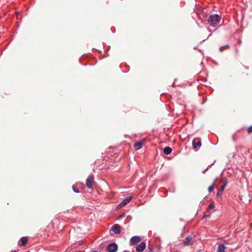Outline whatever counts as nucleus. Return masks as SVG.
I'll return each instance as SVG.
<instances>
[{"label": "nucleus", "instance_id": "obj_1", "mask_svg": "<svg viewBox=\"0 0 252 252\" xmlns=\"http://www.w3.org/2000/svg\"><path fill=\"white\" fill-rule=\"evenodd\" d=\"M221 17L217 14L210 16L208 23L211 27H216L220 22Z\"/></svg>", "mask_w": 252, "mask_h": 252}, {"label": "nucleus", "instance_id": "obj_2", "mask_svg": "<svg viewBox=\"0 0 252 252\" xmlns=\"http://www.w3.org/2000/svg\"><path fill=\"white\" fill-rule=\"evenodd\" d=\"M94 183V176L93 174H91L88 176L86 180V186L89 189H92Z\"/></svg>", "mask_w": 252, "mask_h": 252}, {"label": "nucleus", "instance_id": "obj_3", "mask_svg": "<svg viewBox=\"0 0 252 252\" xmlns=\"http://www.w3.org/2000/svg\"><path fill=\"white\" fill-rule=\"evenodd\" d=\"M107 251L108 252H117L118 251V245L115 243H111L108 245Z\"/></svg>", "mask_w": 252, "mask_h": 252}, {"label": "nucleus", "instance_id": "obj_4", "mask_svg": "<svg viewBox=\"0 0 252 252\" xmlns=\"http://www.w3.org/2000/svg\"><path fill=\"white\" fill-rule=\"evenodd\" d=\"M192 144L194 149L200 147L201 146V139L198 137L194 138L192 140Z\"/></svg>", "mask_w": 252, "mask_h": 252}, {"label": "nucleus", "instance_id": "obj_5", "mask_svg": "<svg viewBox=\"0 0 252 252\" xmlns=\"http://www.w3.org/2000/svg\"><path fill=\"white\" fill-rule=\"evenodd\" d=\"M132 196H128L126 198H125L121 203L119 205L118 207L119 208H122L125 206L131 200Z\"/></svg>", "mask_w": 252, "mask_h": 252}, {"label": "nucleus", "instance_id": "obj_6", "mask_svg": "<svg viewBox=\"0 0 252 252\" xmlns=\"http://www.w3.org/2000/svg\"><path fill=\"white\" fill-rule=\"evenodd\" d=\"M141 241V238L139 236H133L132 237L131 239H130V243L133 245H137L138 243H139Z\"/></svg>", "mask_w": 252, "mask_h": 252}, {"label": "nucleus", "instance_id": "obj_7", "mask_svg": "<svg viewBox=\"0 0 252 252\" xmlns=\"http://www.w3.org/2000/svg\"><path fill=\"white\" fill-rule=\"evenodd\" d=\"M146 248V244L145 242H142L138 245L136 248L137 252H142Z\"/></svg>", "mask_w": 252, "mask_h": 252}, {"label": "nucleus", "instance_id": "obj_8", "mask_svg": "<svg viewBox=\"0 0 252 252\" xmlns=\"http://www.w3.org/2000/svg\"><path fill=\"white\" fill-rule=\"evenodd\" d=\"M192 238L191 236L187 237L183 242L184 246H189L192 244Z\"/></svg>", "mask_w": 252, "mask_h": 252}, {"label": "nucleus", "instance_id": "obj_9", "mask_svg": "<svg viewBox=\"0 0 252 252\" xmlns=\"http://www.w3.org/2000/svg\"><path fill=\"white\" fill-rule=\"evenodd\" d=\"M27 238L26 237H23L20 239L18 242V245L19 246H25L27 244Z\"/></svg>", "mask_w": 252, "mask_h": 252}, {"label": "nucleus", "instance_id": "obj_10", "mask_svg": "<svg viewBox=\"0 0 252 252\" xmlns=\"http://www.w3.org/2000/svg\"><path fill=\"white\" fill-rule=\"evenodd\" d=\"M112 229L116 234H120L121 233V227L119 224H114Z\"/></svg>", "mask_w": 252, "mask_h": 252}, {"label": "nucleus", "instance_id": "obj_11", "mask_svg": "<svg viewBox=\"0 0 252 252\" xmlns=\"http://www.w3.org/2000/svg\"><path fill=\"white\" fill-rule=\"evenodd\" d=\"M144 143V141H139L135 143L134 145V147L135 150H138L141 149Z\"/></svg>", "mask_w": 252, "mask_h": 252}, {"label": "nucleus", "instance_id": "obj_12", "mask_svg": "<svg viewBox=\"0 0 252 252\" xmlns=\"http://www.w3.org/2000/svg\"><path fill=\"white\" fill-rule=\"evenodd\" d=\"M226 185V182L224 183L221 186L220 188L219 189V191L217 192V196H220V195H221V194L222 193L223 191L224 190V189H225V187Z\"/></svg>", "mask_w": 252, "mask_h": 252}, {"label": "nucleus", "instance_id": "obj_13", "mask_svg": "<svg viewBox=\"0 0 252 252\" xmlns=\"http://www.w3.org/2000/svg\"><path fill=\"white\" fill-rule=\"evenodd\" d=\"M226 247L223 244L219 245L217 252H225Z\"/></svg>", "mask_w": 252, "mask_h": 252}, {"label": "nucleus", "instance_id": "obj_14", "mask_svg": "<svg viewBox=\"0 0 252 252\" xmlns=\"http://www.w3.org/2000/svg\"><path fill=\"white\" fill-rule=\"evenodd\" d=\"M217 180H218V179L216 178L214 180L212 185L211 186H210V187H209V188L208 189V190L209 192H212L214 190V187H215V186L216 185V183L217 182Z\"/></svg>", "mask_w": 252, "mask_h": 252}, {"label": "nucleus", "instance_id": "obj_15", "mask_svg": "<svg viewBox=\"0 0 252 252\" xmlns=\"http://www.w3.org/2000/svg\"><path fill=\"white\" fill-rule=\"evenodd\" d=\"M172 152V149L169 147H165L163 149V153L166 155L170 154Z\"/></svg>", "mask_w": 252, "mask_h": 252}, {"label": "nucleus", "instance_id": "obj_16", "mask_svg": "<svg viewBox=\"0 0 252 252\" xmlns=\"http://www.w3.org/2000/svg\"><path fill=\"white\" fill-rule=\"evenodd\" d=\"M72 189L75 192H79V190L78 189H77L74 185L72 186Z\"/></svg>", "mask_w": 252, "mask_h": 252}, {"label": "nucleus", "instance_id": "obj_17", "mask_svg": "<svg viewBox=\"0 0 252 252\" xmlns=\"http://www.w3.org/2000/svg\"><path fill=\"white\" fill-rule=\"evenodd\" d=\"M215 208V206L213 204H210L208 206V209H213Z\"/></svg>", "mask_w": 252, "mask_h": 252}, {"label": "nucleus", "instance_id": "obj_18", "mask_svg": "<svg viewBox=\"0 0 252 252\" xmlns=\"http://www.w3.org/2000/svg\"><path fill=\"white\" fill-rule=\"evenodd\" d=\"M248 130L249 133L252 132V126L248 128Z\"/></svg>", "mask_w": 252, "mask_h": 252}, {"label": "nucleus", "instance_id": "obj_19", "mask_svg": "<svg viewBox=\"0 0 252 252\" xmlns=\"http://www.w3.org/2000/svg\"><path fill=\"white\" fill-rule=\"evenodd\" d=\"M125 216V214H122L118 218V219H122L123 218H124Z\"/></svg>", "mask_w": 252, "mask_h": 252}, {"label": "nucleus", "instance_id": "obj_20", "mask_svg": "<svg viewBox=\"0 0 252 252\" xmlns=\"http://www.w3.org/2000/svg\"><path fill=\"white\" fill-rule=\"evenodd\" d=\"M224 49H225V48H224V47H223V46H221V47H220V52H222Z\"/></svg>", "mask_w": 252, "mask_h": 252}, {"label": "nucleus", "instance_id": "obj_21", "mask_svg": "<svg viewBox=\"0 0 252 252\" xmlns=\"http://www.w3.org/2000/svg\"><path fill=\"white\" fill-rule=\"evenodd\" d=\"M210 215H204L203 217V219H204V218H209L210 217Z\"/></svg>", "mask_w": 252, "mask_h": 252}, {"label": "nucleus", "instance_id": "obj_22", "mask_svg": "<svg viewBox=\"0 0 252 252\" xmlns=\"http://www.w3.org/2000/svg\"><path fill=\"white\" fill-rule=\"evenodd\" d=\"M224 48H227V49H229V46L228 45H226L225 46H223Z\"/></svg>", "mask_w": 252, "mask_h": 252}, {"label": "nucleus", "instance_id": "obj_23", "mask_svg": "<svg viewBox=\"0 0 252 252\" xmlns=\"http://www.w3.org/2000/svg\"><path fill=\"white\" fill-rule=\"evenodd\" d=\"M123 252H128V251H124Z\"/></svg>", "mask_w": 252, "mask_h": 252}, {"label": "nucleus", "instance_id": "obj_24", "mask_svg": "<svg viewBox=\"0 0 252 252\" xmlns=\"http://www.w3.org/2000/svg\"><path fill=\"white\" fill-rule=\"evenodd\" d=\"M98 252L97 251H94V252Z\"/></svg>", "mask_w": 252, "mask_h": 252}, {"label": "nucleus", "instance_id": "obj_25", "mask_svg": "<svg viewBox=\"0 0 252 252\" xmlns=\"http://www.w3.org/2000/svg\"><path fill=\"white\" fill-rule=\"evenodd\" d=\"M16 252V251H14V252Z\"/></svg>", "mask_w": 252, "mask_h": 252}]
</instances>
